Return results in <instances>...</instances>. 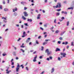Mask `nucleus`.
I'll return each mask as SVG.
<instances>
[{
    "label": "nucleus",
    "instance_id": "26",
    "mask_svg": "<svg viewBox=\"0 0 74 74\" xmlns=\"http://www.w3.org/2000/svg\"><path fill=\"white\" fill-rule=\"evenodd\" d=\"M25 26H28V25L27 24V23H25L24 24Z\"/></svg>",
    "mask_w": 74,
    "mask_h": 74
},
{
    "label": "nucleus",
    "instance_id": "55",
    "mask_svg": "<svg viewBox=\"0 0 74 74\" xmlns=\"http://www.w3.org/2000/svg\"><path fill=\"white\" fill-rule=\"evenodd\" d=\"M39 25H42V22H40L39 23Z\"/></svg>",
    "mask_w": 74,
    "mask_h": 74
},
{
    "label": "nucleus",
    "instance_id": "28",
    "mask_svg": "<svg viewBox=\"0 0 74 74\" xmlns=\"http://www.w3.org/2000/svg\"><path fill=\"white\" fill-rule=\"evenodd\" d=\"M59 31L57 30L56 31V33L57 34V33H59Z\"/></svg>",
    "mask_w": 74,
    "mask_h": 74
},
{
    "label": "nucleus",
    "instance_id": "36",
    "mask_svg": "<svg viewBox=\"0 0 74 74\" xmlns=\"http://www.w3.org/2000/svg\"><path fill=\"white\" fill-rule=\"evenodd\" d=\"M40 30H42V31H43V30H44V29H43V28H42V27H40Z\"/></svg>",
    "mask_w": 74,
    "mask_h": 74
},
{
    "label": "nucleus",
    "instance_id": "49",
    "mask_svg": "<svg viewBox=\"0 0 74 74\" xmlns=\"http://www.w3.org/2000/svg\"><path fill=\"white\" fill-rule=\"evenodd\" d=\"M54 28V27H51V28H50V29L51 30H52V29H53Z\"/></svg>",
    "mask_w": 74,
    "mask_h": 74
},
{
    "label": "nucleus",
    "instance_id": "32",
    "mask_svg": "<svg viewBox=\"0 0 74 74\" xmlns=\"http://www.w3.org/2000/svg\"><path fill=\"white\" fill-rule=\"evenodd\" d=\"M59 39L60 40H63V38H62V37H60L59 38Z\"/></svg>",
    "mask_w": 74,
    "mask_h": 74
},
{
    "label": "nucleus",
    "instance_id": "12",
    "mask_svg": "<svg viewBox=\"0 0 74 74\" xmlns=\"http://www.w3.org/2000/svg\"><path fill=\"white\" fill-rule=\"evenodd\" d=\"M4 11H8L9 10H8V8H5V9H4Z\"/></svg>",
    "mask_w": 74,
    "mask_h": 74
},
{
    "label": "nucleus",
    "instance_id": "61",
    "mask_svg": "<svg viewBox=\"0 0 74 74\" xmlns=\"http://www.w3.org/2000/svg\"><path fill=\"white\" fill-rule=\"evenodd\" d=\"M21 47H22V48H25V46H23V45H21Z\"/></svg>",
    "mask_w": 74,
    "mask_h": 74
},
{
    "label": "nucleus",
    "instance_id": "18",
    "mask_svg": "<svg viewBox=\"0 0 74 74\" xmlns=\"http://www.w3.org/2000/svg\"><path fill=\"white\" fill-rule=\"evenodd\" d=\"M10 72H11V71L10 70L9 71H8L6 72V74H9V73H10Z\"/></svg>",
    "mask_w": 74,
    "mask_h": 74
},
{
    "label": "nucleus",
    "instance_id": "33",
    "mask_svg": "<svg viewBox=\"0 0 74 74\" xmlns=\"http://www.w3.org/2000/svg\"><path fill=\"white\" fill-rule=\"evenodd\" d=\"M3 56H5V55H7V54H4V53H3L2 54Z\"/></svg>",
    "mask_w": 74,
    "mask_h": 74
},
{
    "label": "nucleus",
    "instance_id": "20",
    "mask_svg": "<svg viewBox=\"0 0 74 74\" xmlns=\"http://www.w3.org/2000/svg\"><path fill=\"white\" fill-rule=\"evenodd\" d=\"M60 15V13L59 12H58L56 13V15L57 16H59Z\"/></svg>",
    "mask_w": 74,
    "mask_h": 74
},
{
    "label": "nucleus",
    "instance_id": "4",
    "mask_svg": "<svg viewBox=\"0 0 74 74\" xmlns=\"http://www.w3.org/2000/svg\"><path fill=\"white\" fill-rule=\"evenodd\" d=\"M60 54L61 55H63V57H65V56L66 55V54L64 53H61Z\"/></svg>",
    "mask_w": 74,
    "mask_h": 74
},
{
    "label": "nucleus",
    "instance_id": "5",
    "mask_svg": "<svg viewBox=\"0 0 74 74\" xmlns=\"http://www.w3.org/2000/svg\"><path fill=\"white\" fill-rule=\"evenodd\" d=\"M41 16V14H39L38 16L37 17V19H40V16Z\"/></svg>",
    "mask_w": 74,
    "mask_h": 74
},
{
    "label": "nucleus",
    "instance_id": "13",
    "mask_svg": "<svg viewBox=\"0 0 74 74\" xmlns=\"http://www.w3.org/2000/svg\"><path fill=\"white\" fill-rule=\"evenodd\" d=\"M27 21L28 22H29H29H32V19H29L27 18Z\"/></svg>",
    "mask_w": 74,
    "mask_h": 74
},
{
    "label": "nucleus",
    "instance_id": "48",
    "mask_svg": "<svg viewBox=\"0 0 74 74\" xmlns=\"http://www.w3.org/2000/svg\"><path fill=\"white\" fill-rule=\"evenodd\" d=\"M34 11V9H30V11Z\"/></svg>",
    "mask_w": 74,
    "mask_h": 74
},
{
    "label": "nucleus",
    "instance_id": "47",
    "mask_svg": "<svg viewBox=\"0 0 74 74\" xmlns=\"http://www.w3.org/2000/svg\"><path fill=\"white\" fill-rule=\"evenodd\" d=\"M41 36H39L38 38V39H40V38H41Z\"/></svg>",
    "mask_w": 74,
    "mask_h": 74
},
{
    "label": "nucleus",
    "instance_id": "52",
    "mask_svg": "<svg viewBox=\"0 0 74 74\" xmlns=\"http://www.w3.org/2000/svg\"><path fill=\"white\" fill-rule=\"evenodd\" d=\"M27 8L26 7H24V10H26V9H27Z\"/></svg>",
    "mask_w": 74,
    "mask_h": 74
},
{
    "label": "nucleus",
    "instance_id": "64",
    "mask_svg": "<svg viewBox=\"0 0 74 74\" xmlns=\"http://www.w3.org/2000/svg\"><path fill=\"white\" fill-rule=\"evenodd\" d=\"M47 60H49V58H47Z\"/></svg>",
    "mask_w": 74,
    "mask_h": 74
},
{
    "label": "nucleus",
    "instance_id": "10",
    "mask_svg": "<svg viewBox=\"0 0 74 74\" xmlns=\"http://www.w3.org/2000/svg\"><path fill=\"white\" fill-rule=\"evenodd\" d=\"M16 72H18V71L19 70V68L16 67Z\"/></svg>",
    "mask_w": 74,
    "mask_h": 74
},
{
    "label": "nucleus",
    "instance_id": "34",
    "mask_svg": "<svg viewBox=\"0 0 74 74\" xmlns=\"http://www.w3.org/2000/svg\"><path fill=\"white\" fill-rule=\"evenodd\" d=\"M69 21H67V26H69Z\"/></svg>",
    "mask_w": 74,
    "mask_h": 74
},
{
    "label": "nucleus",
    "instance_id": "45",
    "mask_svg": "<svg viewBox=\"0 0 74 74\" xmlns=\"http://www.w3.org/2000/svg\"><path fill=\"white\" fill-rule=\"evenodd\" d=\"M56 19H55L54 21V23H56Z\"/></svg>",
    "mask_w": 74,
    "mask_h": 74
},
{
    "label": "nucleus",
    "instance_id": "56",
    "mask_svg": "<svg viewBox=\"0 0 74 74\" xmlns=\"http://www.w3.org/2000/svg\"><path fill=\"white\" fill-rule=\"evenodd\" d=\"M69 46H67L66 47L67 49H69Z\"/></svg>",
    "mask_w": 74,
    "mask_h": 74
},
{
    "label": "nucleus",
    "instance_id": "7",
    "mask_svg": "<svg viewBox=\"0 0 74 74\" xmlns=\"http://www.w3.org/2000/svg\"><path fill=\"white\" fill-rule=\"evenodd\" d=\"M24 14L25 16H27L28 14H27V12H24Z\"/></svg>",
    "mask_w": 74,
    "mask_h": 74
},
{
    "label": "nucleus",
    "instance_id": "1",
    "mask_svg": "<svg viewBox=\"0 0 74 74\" xmlns=\"http://www.w3.org/2000/svg\"><path fill=\"white\" fill-rule=\"evenodd\" d=\"M61 7H62V5L61 4V3H60V2H58L57 3V5L56 6H54L53 7L54 8H61Z\"/></svg>",
    "mask_w": 74,
    "mask_h": 74
},
{
    "label": "nucleus",
    "instance_id": "21",
    "mask_svg": "<svg viewBox=\"0 0 74 74\" xmlns=\"http://www.w3.org/2000/svg\"><path fill=\"white\" fill-rule=\"evenodd\" d=\"M68 9L69 10H73V7H71L70 8H68Z\"/></svg>",
    "mask_w": 74,
    "mask_h": 74
},
{
    "label": "nucleus",
    "instance_id": "62",
    "mask_svg": "<svg viewBox=\"0 0 74 74\" xmlns=\"http://www.w3.org/2000/svg\"><path fill=\"white\" fill-rule=\"evenodd\" d=\"M32 3H34V0H31Z\"/></svg>",
    "mask_w": 74,
    "mask_h": 74
},
{
    "label": "nucleus",
    "instance_id": "54",
    "mask_svg": "<svg viewBox=\"0 0 74 74\" xmlns=\"http://www.w3.org/2000/svg\"><path fill=\"white\" fill-rule=\"evenodd\" d=\"M40 59H42V56H40L39 57Z\"/></svg>",
    "mask_w": 74,
    "mask_h": 74
},
{
    "label": "nucleus",
    "instance_id": "53",
    "mask_svg": "<svg viewBox=\"0 0 74 74\" xmlns=\"http://www.w3.org/2000/svg\"><path fill=\"white\" fill-rule=\"evenodd\" d=\"M58 43L59 44H60V43H61V42H60V41H58Z\"/></svg>",
    "mask_w": 74,
    "mask_h": 74
},
{
    "label": "nucleus",
    "instance_id": "17",
    "mask_svg": "<svg viewBox=\"0 0 74 74\" xmlns=\"http://www.w3.org/2000/svg\"><path fill=\"white\" fill-rule=\"evenodd\" d=\"M65 32H66V31H64V32H62L61 34H60V36H62V35H63V34H64V33H65Z\"/></svg>",
    "mask_w": 74,
    "mask_h": 74
},
{
    "label": "nucleus",
    "instance_id": "29",
    "mask_svg": "<svg viewBox=\"0 0 74 74\" xmlns=\"http://www.w3.org/2000/svg\"><path fill=\"white\" fill-rule=\"evenodd\" d=\"M18 64L17 66L16 67L17 68H19L20 66H19V64H18Z\"/></svg>",
    "mask_w": 74,
    "mask_h": 74
},
{
    "label": "nucleus",
    "instance_id": "25",
    "mask_svg": "<svg viewBox=\"0 0 74 74\" xmlns=\"http://www.w3.org/2000/svg\"><path fill=\"white\" fill-rule=\"evenodd\" d=\"M71 45L72 46H74V42H72L71 43Z\"/></svg>",
    "mask_w": 74,
    "mask_h": 74
},
{
    "label": "nucleus",
    "instance_id": "14",
    "mask_svg": "<svg viewBox=\"0 0 74 74\" xmlns=\"http://www.w3.org/2000/svg\"><path fill=\"white\" fill-rule=\"evenodd\" d=\"M13 55H14V56H16V53L15 52V51L13 52Z\"/></svg>",
    "mask_w": 74,
    "mask_h": 74
},
{
    "label": "nucleus",
    "instance_id": "9",
    "mask_svg": "<svg viewBox=\"0 0 74 74\" xmlns=\"http://www.w3.org/2000/svg\"><path fill=\"white\" fill-rule=\"evenodd\" d=\"M60 49L57 48L56 49V52H58V51H60Z\"/></svg>",
    "mask_w": 74,
    "mask_h": 74
},
{
    "label": "nucleus",
    "instance_id": "43",
    "mask_svg": "<svg viewBox=\"0 0 74 74\" xmlns=\"http://www.w3.org/2000/svg\"><path fill=\"white\" fill-rule=\"evenodd\" d=\"M58 60H61V59L60 58V57H58Z\"/></svg>",
    "mask_w": 74,
    "mask_h": 74
},
{
    "label": "nucleus",
    "instance_id": "23",
    "mask_svg": "<svg viewBox=\"0 0 74 74\" xmlns=\"http://www.w3.org/2000/svg\"><path fill=\"white\" fill-rule=\"evenodd\" d=\"M21 51L22 52L24 53L25 52V50H23V49H20Z\"/></svg>",
    "mask_w": 74,
    "mask_h": 74
},
{
    "label": "nucleus",
    "instance_id": "27",
    "mask_svg": "<svg viewBox=\"0 0 74 74\" xmlns=\"http://www.w3.org/2000/svg\"><path fill=\"white\" fill-rule=\"evenodd\" d=\"M63 3H64V4H66L67 3V1H64Z\"/></svg>",
    "mask_w": 74,
    "mask_h": 74
},
{
    "label": "nucleus",
    "instance_id": "41",
    "mask_svg": "<svg viewBox=\"0 0 74 74\" xmlns=\"http://www.w3.org/2000/svg\"><path fill=\"white\" fill-rule=\"evenodd\" d=\"M46 43H47V42H44L43 43V45H45V44H46Z\"/></svg>",
    "mask_w": 74,
    "mask_h": 74
},
{
    "label": "nucleus",
    "instance_id": "38",
    "mask_svg": "<svg viewBox=\"0 0 74 74\" xmlns=\"http://www.w3.org/2000/svg\"><path fill=\"white\" fill-rule=\"evenodd\" d=\"M11 65L12 66L13 65H14V62H12V64Z\"/></svg>",
    "mask_w": 74,
    "mask_h": 74
},
{
    "label": "nucleus",
    "instance_id": "16",
    "mask_svg": "<svg viewBox=\"0 0 74 74\" xmlns=\"http://www.w3.org/2000/svg\"><path fill=\"white\" fill-rule=\"evenodd\" d=\"M54 70H54V68H52L51 69V73H53V72L54 71Z\"/></svg>",
    "mask_w": 74,
    "mask_h": 74
},
{
    "label": "nucleus",
    "instance_id": "44",
    "mask_svg": "<svg viewBox=\"0 0 74 74\" xmlns=\"http://www.w3.org/2000/svg\"><path fill=\"white\" fill-rule=\"evenodd\" d=\"M49 58L51 60H52V57L50 56V57H49Z\"/></svg>",
    "mask_w": 74,
    "mask_h": 74
},
{
    "label": "nucleus",
    "instance_id": "50",
    "mask_svg": "<svg viewBox=\"0 0 74 74\" xmlns=\"http://www.w3.org/2000/svg\"><path fill=\"white\" fill-rule=\"evenodd\" d=\"M0 9L1 10L2 9V6L1 5L0 6Z\"/></svg>",
    "mask_w": 74,
    "mask_h": 74
},
{
    "label": "nucleus",
    "instance_id": "30",
    "mask_svg": "<svg viewBox=\"0 0 74 74\" xmlns=\"http://www.w3.org/2000/svg\"><path fill=\"white\" fill-rule=\"evenodd\" d=\"M29 41H30V40H28V39H27V40H26V43H28V42H29Z\"/></svg>",
    "mask_w": 74,
    "mask_h": 74
},
{
    "label": "nucleus",
    "instance_id": "2",
    "mask_svg": "<svg viewBox=\"0 0 74 74\" xmlns=\"http://www.w3.org/2000/svg\"><path fill=\"white\" fill-rule=\"evenodd\" d=\"M47 56H49V55L52 54V52H49V51L48 50V49H47Z\"/></svg>",
    "mask_w": 74,
    "mask_h": 74
},
{
    "label": "nucleus",
    "instance_id": "31",
    "mask_svg": "<svg viewBox=\"0 0 74 74\" xmlns=\"http://www.w3.org/2000/svg\"><path fill=\"white\" fill-rule=\"evenodd\" d=\"M36 44H39V43L38 42V40L36 41Z\"/></svg>",
    "mask_w": 74,
    "mask_h": 74
},
{
    "label": "nucleus",
    "instance_id": "46",
    "mask_svg": "<svg viewBox=\"0 0 74 74\" xmlns=\"http://www.w3.org/2000/svg\"><path fill=\"white\" fill-rule=\"evenodd\" d=\"M26 70H27L28 71L29 70V69H28V67H26Z\"/></svg>",
    "mask_w": 74,
    "mask_h": 74
},
{
    "label": "nucleus",
    "instance_id": "63",
    "mask_svg": "<svg viewBox=\"0 0 74 74\" xmlns=\"http://www.w3.org/2000/svg\"><path fill=\"white\" fill-rule=\"evenodd\" d=\"M18 57H16V60H18Z\"/></svg>",
    "mask_w": 74,
    "mask_h": 74
},
{
    "label": "nucleus",
    "instance_id": "6",
    "mask_svg": "<svg viewBox=\"0 0 74 74\" xmlns=\"http://www.w3.org/2000/svg\"><path fill=\"white\" fill-rule=\"evenodd\" d=\"M17 10H18V9H17V8H14V9H13V12H15V11H16Z\"/></svg>",
    "mask_w": 74,
    "mask_h": 74
},
{
    "label": "nucleus",
    "instance_id": "24",
    "mask_svg": "<svg viewBox=\"0 0 74 74\" xmlns=\"http://www.w3.org/2000/svg\"><path fill=\"white\" fill-rule=\"evenodd\" d=\"M14 16H16L17 15H18V14H17V13H16L15 12L14 14Z\"/></svg>",
    "mask_w": 74,
    "mask_h": 74
},
{
    "label": "nucleus",
    "instance_id": "35",
    "mask_svg": "<svg viewBox=\"0 0 74 74\" xmlns=\"http://www.w3.org/2000/svg\"><path fill=\"white\" fill-rule=\"evenodd\" d=\"M42 49H41V51H43V49L44 48V47L43 46H41Z\"/></svg>",
    "mask_w": 74,
    "mask_h": 74
},
{
    "label": "nucleus",
    "instance_id": "15",
    "mask_svg": "<svg viewBox=\"0 0 74 74\" xmlns=\"http://www.w3.org/2000/svg\"><path fill=\"white\" fill-rule=\"evenodd\" d=\"M22 18L24 20H26V18L24 16H22Z\"/></svg>",
    "mask_w": 74,
    "mask_h": 74
},
{
    "label": "nucleus",
    "instance_id": "39",
    "mask_svg": "<svg viewBox=\"0 0 74 74\" xmlns=\"http://www.w3.org/2000/svg\"><path fill=\"white\" fill-rule=\"evenodd\" d=\"M33 61L34 62H36L37 60H36V59H34L33 60Z\"/></svg>",
    "mask_w": 74,
    "mask_h": 74
},
{
    "label": "nucleus",
    "instance_id": "19",
    "mask_svg": "<svg viewBox=\"0 0 74 74\" xmlns=\"http://www.w3.org/2000/svg\"><path fill=\"white\" fill-rule=\"evenodd\" d=\"M2 19H4L5 20H7V19L6 18H5L4 17H2Z\"/></svg>",
    "mask_w": 74,
    "mask_h": 74
},
{
    "label": "nucleus",
    "instance_id": "11",
    "mask_svg": "<svg viewBox=\"0 0 74 74\" xmlns=\"http://www.w3.org/2000/svg\"><path fill=\"white\" fill-rule=\"evenodd\" d=\"M21 4H23V5H24L25 4H26V3L25 2H21Z\"/></svg>",
    "mask_w": 74,
    "mask_h": 74
},
{
    "label": "nucleus",
    "instance_id": "59",
    "mask_svg": "<svg viewBox=\"0 0 74 74\" xmlns=\"http://www.w3.org/2000/svg\"><path fill=\"white\" fill-rule=\"evenodd\" d=\"M21 38H18V39L17 40V41H19V40H21Z\"/></svg>",
    "mask_w": 74,
    "mask_h": 74
},
{
    "label": "nucleus",
    "instance_id": "58",
    "mask_svg": "<svg viewBox=\"0 0 74 74\" xmlns=\"http://www.w3.org/2000/svg\"><path fill=\"white\" fill-rule=\"evenodd\" d=\"M13 61H14V59H12L11 61V62H13Z\"/></svg>",
    "mask_w": 74,
    "mask_h": 74
},
{
    "label": "nucleus",
    "instance_id": "42",
    "mask_svg": "<svg viewBox=\"0 0 74 74\" xmlns=\"http://www.w3.org/2000/svg\"><path fill=\"white\" fill-rule=\"evenodd\" d=\"M45 73V71H43L40 74H44V73Z\"/></svg>",
    "mask_w": 74,
    "mask_h": 74
},
{
    "label": "nucleus",
    "instance_id": "51",
    "mask_svg": "<svg viewBox=\"0 0 74 74\" xmlns=\"http://www.w3.org/2000/svg\"><path fill=\"white\" fill-rule=\"evenodd\" d=\"M68 44V42H65V45H67Z\"/></svg>",
    "mask_w": 74,
    "mask_h": 74
},
{
    "label": "nucleus",
    "instance_id": "22",
    "mask_svg": "<svg viewBox=\"0 0 74 74\" xmlns=\"http://www.w3.org/2000/svg\"><path fill=\"white\" fill-rule=\"evenodd\" d=\"M61 10V9H57L56 11H58V12H59V11H60Z\"/></svg>",
    "mask_w": 74,
    "mask_h": 74
},
{
    "label": "nucleus",
    "instance_id": "60",
    "mask_svg": "<svg viewBox=\"0 0 74 74\" xmlns=\"http://www.w3.org/2000/svg\"><path fill=\"white\" fill-rule=\"evenodd\" d=\"M61 19H64V17H62Z\"/></svg>",
    "mask_w": 74,
    "mask_h": 74
},
{
    "label": "nucleus",
    "instance_id": "3",
    "mask_svg": "<svg viewBox=\"0 0 74 74\" xmlns=\"http://www.w3.org/2000/svg\"><path fill=\"white\" fill-rule=\"evenodd\" d=\"M23 35L22 36V37H25V36H27V34L26 33V32H23Z\"/></svg>",
    "mask_w": 74,
    "mask_h": 74
},
{
    "label": "nucleus",
    "instance_id": "8",
    "mask_svg": "<svg viewBox=\"0 0 74 74\" xmlns=\"http://www.w3.org/2000/svg\"><path fill=\"white\" fill-rule=\"evenodd\" d=\"M61 13L62 14H66V15H67V12L66 11L64 12L63 11H62L61 12Z\"/></svg>",
    "mask_w": 74,
    "mask_h": 74
},
{
    "label": "nucleus",
    "instance_id": "40",
    "mask_svg": "<svg viewBox=\"0 0 74 74\" xmlns=\"http://www.w3.org/2000/svg\"><path fill=\"white\" fill-rule=\"evenodd\" d=\"M37 55H35V56L34 58V59H36L37 58Z\"/></svg>",
    "mask_w": 74,
    "mask_h": 74
},
{
    "label": "nucleus",
    "instance_id": "57",
    "mask_svg": "<svg viewBox=\"0 0 74 74\" xmlns=\"http://www.w3.org/2000/svg\"><path fill=\"white\" fill-rule=\"evenodd\" d=\"M14 67H15L14 66H12V69H13V68H14Z\"/></svg>",
    "mask_w": 74,
    "mask_h": 74
},
{
    "label": "nucleus",
    "instance_id": "37",
    "mask_svg": "<svg viewBox=\"0 0 74 74\" xmlns=\"http://www.w3.org/2000/svg\"><path fill=\"white\" fill-rule=\"evenodd\" d=\"M3 21V22H4L5 23H7V21L6 20H4Z\"/></svg>",
    "mask_w": 74,
    "mask_h": 74
}]
</instances>
